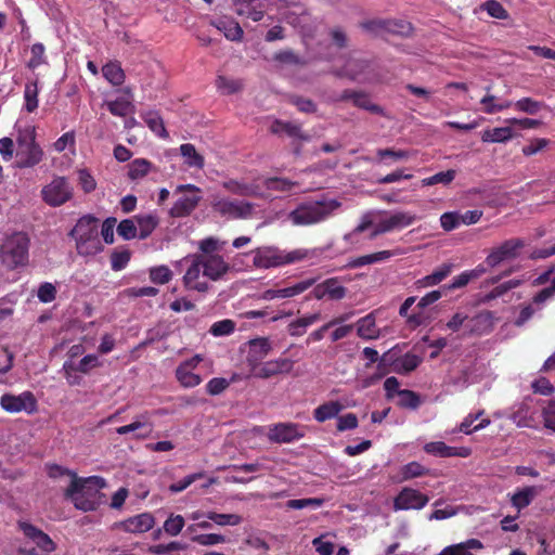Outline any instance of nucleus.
<instances>
[{"instance_id": "obj_14", "label": "nucleus", "mask_w": 555, "mask_h": 555, "mask_svg": "<svg viewBox=\"0 0 555 555\" xmlns=\"http://www.w3.org/2000/svg\"><path fill=\"white\" fill-rule=\"evenodd\" d=\"M315 281V279H307L289 286L268 288L261 292L258 298L266 301L293 298L313 286Z\"/></svg>"}, {"instance_id": "obj_20", "label": "nucleus", "mask_w": 555, "mask_h": 555, "mask_svg": "<svg viewBox=\"0 0 555 555\" xmlns=\"http://www.w3.org/2000/svg\"><path fill=\"white\" fill-rule=\"evenodd\" d=\"M203 264V276L211 281L220 280L229 270L228 263L220 255H201Z\"/></svg>"}, {"instance_id": "obj_41", "label": "nucleus", "mask_w": 555, "mask_h": 555, "mask_svg": "<svg viewBox=\"0 0 555 555\" xmlns=\"http://www.w3.org/2000/svg\"><path fill=\"white\" fill-rule=\"evenodd\" d=\"M376 157L377 164L390 166L395 162L408 159L410 157V153L404 150L395 151L392 149H378L376 151Z\"/></svg>"}, {"instance_id": "obj_5", "label": "nucleus", "mask_w": 555, "mask_h": 555, "mask_svg": "<svg viewBox=\"0 0 555 555\" xmlns=\"http://www.w3.org/2000/svg\"><path fill=\"white\" fill-rule=\"evenodd\" d=\"M29 238L23 232L8 235L0 246L1 262L9 269L25 266L28 261Z\"/></svg>"}, {"instance_id": "obj_16", "label": "nucleus", "mask_w": 555, "mask_h": 555, "mask_svg": "<svg viewBox=\"0 0 555 555\" xmlns=\"http://www.w3.org/2000/svg\"><path fill=\"white\" fill-rule=\"evenodd\" d=\"M186 259L191 260V264L183 275V284L188 289L205 293L208 291L209 285L206 281L201 280L203 275V264L201 255H192Z\"/></svg>"}, {"instance_id": "obj_31", "label": "nucleus", "mask_w": 555, "mask_h": 555, "mask_svg": "<svg viewBox=\"0 0 555 555\" xmlns=\"http://www.w3.org/2000/svg\"><path fill=\"white\" fill-rule=\"evenodd\" d=\"M320 319H321L320 312H315V313H311V314H307L301 318H298L288 324V326H287L288 334L293 337L302 336L306 333L307 327L317 323Z\"/></svg>"}, {"instance_id": "obj_51", "label": "nucleus", "mask_w": 555, "mask_h": 555, "mask_svg": "<svg viewBox=\"0 0 555 555\" xmlns=\"http://www.w3.org/2000/svg\"><path fill=\"white\" fill-rule=\"evenodd\" d=\"M108 111L114 116L125 117L132 111V104L130 100L126 98H118L114 101L106 103Z\"/></svg>"}, {"instance_id": "obj_10", "label": "nucleus", "mask_w": 555, "mask_h": 555, "mask_svg": "<svg viewBox=\"0 0 555 555\" xmlns=\"http://www.w3.org/2000/svg\"><path fill=\"white\" fill-rule=\"evenodd\" d=\"M525 245L522 238L506 240L490 250L485 262L488 267L495 268L504 261L516 259Z\"/></svg>"}, {"instance_id": "obj_57", "label": "nucleus", "mask_w": 555, "mask_h": 555, "mask_svg": "<svg viewBox=\"0 0 555 555\" xmlns=\"http://www.w3.org/2000/svg\"><path fill=\"white\" fill-rule=\"evenodd\" d=\"M218 28L222 30L224 36L232 41L241 40L243 37V30L241 26L233 21L220 22Z\"/></svg>"}, {"instance_id": "obj_30", "label": "nucleus", "mask_w": 555, "mask_h": 555, "mask_svg": "<svg viewBox=\"0 0 555 555\" xmlns=\"http://www.w3.org/2000/svg\"><path fill=\"white\" fill-rule=\"evenodd\" d=\"M415 301H416V297H414V296L408 297L403 301V304L401 305V307L399 309V314L402 318H405L408 325L413 327V328L425 324L427 322V319H428L425 315V313L422 312V311L409 314V310L415 304Z\"/></svg>"}, {"instance_id": "obj_28", "label": "nucleus", "mask_w": 555, "mask_h": 555, "mask_svg": "<svg viewBox=\"0 0 555 555\" xmlns=\"http://www.w3.org/2000/svg\"><path fill=\"white\" fill-rule=\"evenodd\" d=\"M401 254L402 253H401L400 249H396V250H380V251H376V253L369 254V255H363V256H360V257H357V258L352 259L349 262V267H351V268H360V267H364V266H367V264H373V263H377V262H384V261H387L390 258H392L395 256H398V255H401Z\"/></svg>"}, {"instance_id": "obj_64", "label": "nucleus", "mask_w": 555, "mask_h": 555, "mask_svg": "<svg viewBox=\"0 0 555 555\" xmlns=\"http://www.w3.org/2000/svg\"><path fill=\"white\" fill-rule=\"evenodd\" d=\"M235 330V324L232 320H222V321H218V322H215L211 327H210V334H212L214 336H225V335H230L234 332Z\"/></svg>"}, {"instance_id": "obj_37", "label": "nucleus", "mask_w": 555, "mask_h": 555, "mask_svg": "<svg viewBox=\"0 0 555 555\" xmlns=\"http://www.w3.org/2000/svg\"><path fill=\"white\" fill-rule=\"evenodd\" d=\"M344 408L345 406L338 401H328L314 410L313 417L319 423H324L325 421L336 417Z\"/></svg>"}, {"instance_id": "obj_53", "label": "nucleus", "mask_w": 555, "mask_h": 555, "mask_svg": "<svg viewBox=\"0 0 555 555\" xmlns=\"http://www.w3.org/2000/svg\"><path fill=\"white\" fill-rule=\"evenodd\" d=\"M324 504L322 498L293 499L286 502V507L291 509L319 508Z\"/></svg>"}, {"instance_id": "obj_18", "label": "nucleus", "mask_w": 555, "mask_h": 555, "mask_svg": "<svg viewBox=\"0 0 555 555\" xmlns=\"http://www.w3.org/2000/svg\"><path fill=\"white\" fill-rule=\"evenodd\" d=\"M201 361L202 357L196 354L177 367L176 377L183 387L191 388L201 384V376L193 372Z\"/></svg>"}, {"instance_id": "obj_4", "label": "nucleus", "mask_w": 555, "mask_h": 555, "mask_svg": "<svg viewBox=\"0 0 555 555\" xmlns=\"http://www.w3.org/2000/svg\"><path fill=\"white\" fill-rule=\"evenodd\" d=\"M253 263L259 269H270L301 261L308 257V250H283L275 246H262L254 249Z\"/></svg>"}, {"instance_id": "obj_21", "label": "nucleus", "mask_w": 555, "mask_h": 555, "mask_svg": "<svg viewBox=\"0 0 555 555\" xmlns=\"http://www.w3.org/2000/svg\"><path fill=\"white\" fill-rule=\"evenodd\" d=\"M294 362L288 358H279L267 361L255 370L254 375L259 378H269L278 374H286L293 370Z\"/></svg>"}, {"instance_id": "obj_13", "label": "nucleus", "mask_w": 555, "mask_h": 555, "mask_svg": "<svg viewBox=\"0 0 555 555\" xmlns=\"http://www.w3.org/2000/svg\"><path fill=\"white\" fill-rule=\"evenodd\" d=\"M305 436V427L296 423H278L268 427L267 437L273 443H292Z\"/></svg>"}, {"instance_id": "obj_15", "label": "nucleus", "mask_w": 555, "mask_h": 555, "mask_svg": "<svg viewBox=\"0 0 555 555\" xmlns=\"http://www.w3.org/2000/svg\"><path fill=\"white\" fill-rule=\"evenodd\" d=\"M429 498L421 491L405 487L393 500L395 511L422 509L427 505Z\"/></svg>"}, {"instance_id": "obj_8", "label": "nucleus", "mask_w": 555, "mask_h": 555, "mask_svg": "<svg viewBox=\"0 0 555 555\" xmlns=\"http://www.w3.org/2000/svg\"><path fill=\"white\" fill-rule=\"evenodd\" d=\"M18 528L27 542L17 550L18 555H50L56 547L53 540L27 521H18Z\"/></svg>"}, {"instance_id": "obj_23", "label": "nucleus", "mask_w": 555, "mask_h": 555, "mask_svg": "<svg viewBox=\"0 0 555 555\" xmlns=\"http://www.w3.org/2000/svg\"><path fill=\"white\" fill-rule=\"evenodd\" d=\"M155 525V518L151 513H141L129 517L119 524V527L130 533H144Z\"/></svg>"}, {"instance_id": "obj_24", "label": "nucleus", "mask_w": 555, "mask_h": 555, "mask_svg": "<svg viewBox=\"0 0 555 555\" xmlns=\"http://www.w3.org/2000/svg\"><path fill=\"white\" fill-rule=\"evenodd\" d=\"M222 188L233 195L243 197H260L262 195L257 184L248 183L245 180L229 179L222 182Z\"/></svg>"}, {"instance_id": "obj_29", "label": "nucleus", "mask_w": 555, "mask_h": 555, "mask_svg": "<svg viewBox=\"0 0 555 555\" xmlns=\"http://www.w3.org/2000/svg\"><path fill=\"white\" fill-rule=\"evenodd\" d=\"M424 451L428 454L439 457L467 456L468 452L457 451L454 447H449L442 441L428 442L424 446Z\"/></svg>"}, {"instance_id": "obj_43", "label": "nucleus", "mask_w": 555, "mask_h": 555, "mask_svg": "<svg viewBox=\"0 0 555 555\" xmlns=\"http://www.w3.org/2000/svg\"><path fill=\"white\" fill-rule=\"evenodd\" d=\"M421 363V358L414 353H405L393 363L395 371L406 374L414 371Z\"/></svg>"}, {"instance_id": "obj_60", "label": "nucleus", "mask_w": 555, "mask_h": 555, "mask_svg": "<svg viewBox=\"0 0 555 555\" xmlns=\"http://www.w3.org/2000/svg\"><path fill=\"white\" fill-rule=\"evenodd\" d=\"M514 106L519 112L534 115L541 109L542 103L538 102L531 98H522V99L518 100L517 102H515Z\"/></svg>"}, {"instance_id": "obj_54", "label": "nucleus", "mask_w": 555, "mask_h": 555, "mask_svg": "<svg viewBox=\"0 0 555 555\" xmlns=\"http://www.w3.org/2000/svg\"><path fill=\"white\" fill-rule=\"evenodd\" d=\"M325 292L330 299L339 300L346 296V288L335 278H331L324 281Z\"/></svg>"}, {"instance_id": "obj_38", "label": "nucleus", "mask_w": 555, "mask_h": 555, "mask_svg": "<svg viewBox=\"0 0 555 555\" xmlns=\"http://www.w3.org/2000/svg\"><path fill=\"white\" fill-rule=\"evenodd\" d=\"M134 219L139 231V238L141 240L149 237L158 224L157 216L151 212L138 215Z\"/></svg>"}, {"instance_id": "obj_3", "label": "nucleus", "mask_w": 555, "mask_h": 555, "mask_svg": "<svg viewBox=\"0 0 555 555\" xmlns=\"http://www.w3.org/2000/svg\"><path fill=\"white\" fill-rule=\"evenodd\" d=\"M75 240L78 255L94 256L103 250L99 235V220L90 215L81 217L69 232Z\"/></svg>"}, {"instance_id": "obj_7", "label": "nucleus", "mask_w": 555, "mask_h": 555, "mask_svg": "<svg viewBox=\"0 0 555 555\" xmlns=\"http://www.w3.org/2000/svg\"><path fill=\"white\" fill-rule=\"evenodd\" d=\"M16 165L20 168H30L38 165L43 157L41 147L36 143L35 129L26 127L18 129L16 138Z\"/></svg>"}, {"instance_id": "obj_1", "label": "nucleus", "mask_w": 555, "mask_h": 555, "mask_svg": "<svg viewBox=\"0 0 555 555\" xmlns=\"http://www.w3.org/2000/svg\"><path fill=\"white\" fill-rule=\"evenodd\" d=\"M105 486V479L100 476L78 478L76 474H73V480L65 495L70 499L76 508L90 512L94 511L99 505L100 490Z\"/></svg>"}, {"instance_id": "obj_59", "label": "nucleus", "mask_w": 555, "mask_h": 555, "mask_svg": "<svg viewBox=\"0 0 555 555\" xmlns=\"http://www.w3.org/2000/svg\"><path fill=\"white\" fill-rule=\"evenodd\" d=\"M398 404L402 408L416 409L420 405V397L412 390L398 391Z\"/></svg>"}, {"instance_id": "obj_35", "label": "nucleus", "mask_w": 555, "mask_h": 555, "mask_svg": "<svg viewBox=\"0 0 555 555\" xmlns=\"http://www.w3.org/2000/svg\"><path fill=\"white\" fill-rule=\"evenodd\" d=\"M487 272V269L479 264L472 270H466L461 274L453 278L452 282L449 284L448 289H457L466 286L470 281L476 280L483 275Z\"/></svg>"}, {"instance_id": "obj_32", "label": "nucleus", "mask_w": 555, "mask_h": 555, "mask_svg": "<svg viewBox=\"0 0 555 555\" xmlns=\"http://www.w3.org/2000/svg\"><path fill=\"white\" fill-rule=\"evenodd\" d=\"M514 138L512 127H498L486 129L481 132V141L485 143H506Z\"/></svg>"}, {"instance_id": "obj_52", "label": "nucleus", "mask_w": 555, "mask_h": 555, "mask_svg": "<svg viewBox=\"0 0 555 555\" xmlns=\"http://www.w3.org/2000/svg\"><path fill=\"white\" fill-rule=\"evenodd\" d=\"M401 480H409L427 475L429 469L418 462H410L401 467Z\"/></svg>"}, {"instance_id": "obj_34", "label": "nucleus", "mask_w": 555, "mask_h": 555, "mask_svg": "<svg viewBox=\"0 0 555 555\" xmlns=\"http://www.w3.org/2000/svg\"><path fill=\"white\" fill-rule=\"evenodd\" d=\"M357 333L359 337L366 340L375 339L379 336V331L376 326L375 317L372 313L361 318L357 322Z\"/></svg>"}, {"instance_id": "obj_19", "label": "nucleus", "mask_w": 555, "mask_h": 555, "mask_svg": "<svg viewBox=\"0 0 555 555\" xmlns=\"http://www.w3.org/2000/svg\"><path fill=\"white\" fill-rule=\"evenodd\" d=\"M152 429L151 414L150 412H144L137 415L130 424L117 427L116 434L124 436L133 433L137 439H145Z\"/></svg>"}, {"instance_id": "obj_49", "label": "nucleus", "mask_w": 555, "mask_h": 555, "mask_svg": "<svg viewBox=\"0 0 555 555\" xmlns=\"http://www.w3.org/2000/svg\"><path fill=\"white\" fill-rule=\"evenodd\" d=\"M216 87L220 93L228 95L238 92L242 89L243 83L238 79H232L220 75L216 79Z\"/></svg>"}, {"instance_id": "obj_55", "label": "nucleus", "mask_w": 555, "mask_h": 555, "mask_svg": "<svg viewBox=\"0 0 555 555\" xmlns=\"http://www.w3.org/2000/svg\"><path fill=\"white\" fill-rule=\"evenodd\" d=\"M184 527V518L181 515H170L164 522L163 528L170 537L178 535Z\"/></svg>"}, {"instance_id": "obj_6", "label": "nucleus", "mask_w": 555, "mask_h": 555, "mask_svg": "<svg viewBox=\"0 0 555 555\" xmlns=\"http://www.w3.org/2000/svg\"><path fill=\"white\" fill-rule=\"evenodd\" d=\"M256 203L225 196H217L211 202L212 210L227 220H250L257 216Z\"/></svg>"}, {"instance_id": "obj_27", "label": "nucleus", "mask_w": 555, "mask_h": 555, "mask_svg": "<svg viewBox=\"0 0 555 555\" xmlns=\"http://www.w3.org/2000/svg\"><path fill=\"white\" fill-rule=\"evenodd\" d=\"M371 64L367 61L351 60L345 66V75L352 80L359 82H372L374 78L371 76L369 69Z\"/></svg>"}, {"instance_id": "obj_50", "label": "nucleus", "mask_w": 555, "mask_h": 555, "mask_svg": "<svg viewBox=\"0 0 555 555\" xmlns=\"http://www.w3.org/2000/svg\"><path fill=\"white\" fill-rule=\"evenodd\" d=\"M456 177V171L454 169H449L447 171L438 172L431 177L424 178L422 180L423 186H430L435 184H450Z\"/></svg>"}, {"instance_id": "obj_26", "label": "nucleus", "mask_w": 555, "mask_h": 555, "mask_svg": "<svg viewBox=\"0 0 555 555\" xmlns=\"http://www.w3.org/2000/svg\"><path fill=\"white\" fill-rule=\"evenodd\" d=\"M247 361L256 366L272 350L271 341L267 337H258L248 341Z\"/></svg>"}, {"instance_id": "obj_25", "label": "nucleus", "mask_w": 555, "mask_h": 555, "mask_svg": "<svg viewBox=\"0 0 555 555\" xmlns=\"http://www.w3.org/2000/svg\"><path fill=\"white\" fill-rule=\"evenodd\" d=\"M341 100H351L353 105L359 108L387 117L385 109L382 106L374 104L366 93L346 90L341 94Z\"/></svg>"}, {"instance_id": "obj_33", "label": "nucleus", "mask_w": 555, "mask_h": 555, "mask_svg": "<svg viewBox=\"0 0 555 555\" xmlns=\"http://www.w3.org/2000/svg\"><path fill=\"white\" fill-rule=\"evenodd\" d=\"M154 165L145 158H135L128 165V178L138 181L154 171Z\"/></svg>"}, {"instance_id": "obj_61", "label": "nucleus", "mask_w": 555, "mask_h": 555, "mask_svg": "<svg viewBox=\"0 0 555 555\" xmlns=\"http://www.w3.org/2000/svg\"><path fill=\"white\" fill-rule=\"evenodd\" d=\"M44 46L42 43H35L33 44L30 52L31 57L29 59L27 66L30 69H36L40 65L46 63V56H44Z\"/></svg>"}, {"instance_id": "obj_48", "label": "nucleus", "mask_w": 555, "mask_h": 555, "mask_svg": "<svg viewBox=\"0 0 555 555\" xmlns=\"http://www.w3.org/2000/svg\"><path fill=\"white\" fill-rule=\"evenodd\" d=\"M270 129H271V131L273 133L285 132L289 137H296V138L302 139V140H307L308 139L307 135H304L301 133L300 127L298 125H295V124H292V122H285V121H281V120H275V121L272 122Z\"/></svg>"}, {"instance_id": "obj_22", "label": "nucleus", "mask_w": 555, "mask_h": 555, "mask_svg": "<svg viewBox=\"0 0 555 555\" xmlns=\"http://www.w3.org/2000/svg\"><path fill=\"white\" fill-rule=\"evenodd\" d=\"M494 314L491 311H481L473 318H468L465 324V332L470 335H485L492 331Z\"/></svg>"}, {"instance_id": "obj_39", "label": "nucleus", "mask_w": 555, "mask_h": 555, "mask_svg": "<svg viewBox=\"0 0 555 555\" xmlns=\"http://www.w3.org/2000/svg\"><path fill=\"white\" fill-rule=\"evenodd\" d=\"M180 154L184 158V164L189 167L197 169H202L204 167V157L196 151L193 144H181Z\"/></svg>"}, {"instance_id": "obj_9", "label": "nucleus", "mask_w": 555, "mask_h": 555, "mask_svg": "<svg viewBox=\"0 0 555 555\" xmlns=\"http://www.w3.org/2000/svg\"><path fill=\"white\" fill-rule=\"evenodd\" d=\"M74 189L65 177H55L41 190L42 201L51 206L59 207L73 197Z\"/></svg>"}, {"instance_id": "obj_36", "label": "nucleus", "mask_w": 555, "mask_h": 555, "mask_svg": "<svg viewBox=\"0 0 555 555\" xmlns=\"http://www.w3.org/2000/svg\"><path fill=\"white\" fill-rule=\"evenodd\" d=\"M539 489L537 487H525L521 489H518L511 499V502L514 507H516L518 511H521L522 508L527 507L531 504L533 499L538 495Z\"/></svg>"}, {"instance_id": "obj_17", "label": "nucleus", "mask_w": 555, "mask_h": 555, "mask_svg": "<svg viewBox=\"0 0 555 555\" xmlns=\"http://www.w3.org/2000/svg\"><path fill=\"white\" fill-rule=\"evenodd\" d=\"M387 233L410 227L416 220V216L410 211H382L378 219Z\"/></svg>"}, {"instance_id": "obj_62", "label": "nucleus", "mask_w": 555, "mask_h": 555, "mask_svg": "<svg viewBox=\"0 0 555 555\" xmlns=\"http://www.w3.org/2000/svg\"><path fill=\"white\" fill-rule=\"evenodd\" d=\"M264 185L271 191L288 192L295 186V183L285 178H269L264 181Z\"/></svg>"}, {"instance_id": "obj_11", "label": "nucleus", "mask_w": 555, "mask_h": 555, "mask_svg": "<svg viewBox=\"0 0 555 555\" xmlns=\"http://www.w3.org/2000/svg\"><path fill=\"white\" fill-rule=\"evenodd\" d=\"M182 195L170 209V215L176 218L189 216L198 205L202 196L201 190L193 184H182L177 188Z\"/></svg>"}, {"instance_id": "obj_40", "label": "nucleus", "mask_w": 555, "mask_h": 555, "mask_svg": "<svg viewBox=\"0 0 555 555\" xmlns=\"http://www.w3.org/2000/svg\"><path fill=\"white\" fill-rule=\"evenodd\" d=\"M39 81L38 79L28 80L24 89V108L33 113L38 107Z\"/></svg>"}, {"instance_id": "obj_56", "label": "nucleus", "mask_w": 555, "mask_h": 555, "mask_svg": "<svg viewBox=\"0 0 555 555\" xmlns=\"http://www.w3.org/2000/svg\"><path fill=\"white\" fill-rule=\"evenodd\" d=\"M117 233L124 240H132L139 236L137 222L133 219H125L117 225Z\"/></svg>"}, {"instance_id": "obj_2", "label": "nucleus", "mask_w": 555, "mask_h": 555, "mask_svg": "<svg viewBox=\"0 0 555 555\" xmlns=\"http://www.w3.org/2000/svg\"><path fill=\"white\" fill-rule=\"evenodd\" d=\"M341 203L335 198H322L319 201L300 204L288 214V220L294 225L305 227L323 222L333 217L340 208Z\"/></svg>"}, {"instance_id": "obj_63", "label": "nucleus", "mask_w": 555, "mask_h": 555, "mask_svg": "<svg viewBox=\"0 0 555 555\" xmlns=\"http://www.w3.org/2000/svg\"><path fill=\"white\" fill-rule=\"evenodd\" d=\"M440 225L441 228L450 232L461 225L460 212L457 211H447L440 217Z\"/></svg>"}, {"instance_id": "obj_42", "label": "nucleus", "mask_w": 555, "mask_h": 555, "mask_svg": "<svg viewBox=\"0 0 555 555\" xmlns=\"http://www.w3.org/2000/svg\"><path fill=\"white\" fill-rule=\"evenodd\" d=\"M103 77L112 86H121L125 81V72L118 62H108L102 67Z\"/></svg>"}, {"instance_id": "obj_46", "label": "nucleus", "mask_w": 555, "mask_h": 555, "mask_svg": "<svg viewBox=\"0 0 555 555\" xmlns=\"http://www.w3.org/2000/svg\"><path fill=\"white\" fill-rule=\"evenodd\" d=\"M149 278L152 283L164 285L173 278V272L165 264L152 267L149 269Z\"/></svg>"}, {"instance_id": "obj_45", "label": "nucleus", "mask_w": 555, "mask_h": 555, "mask_svg": "<svg viewBox=\"0 0 555 555\" xmlns=\"http://www.w3.org/2000/svg\"><path fill=\"white\" fill-rule=\"evenodd\" d=\"M206 518L220 527L237 526L243 521L242 516L237 514H221L217 512H207Z\"/></svg>"}, {"instance_id": "obj_47", "label": "nucleus", "mask_w": 555, "mask_h": 555, "mask_svg": "<svg viewBox=\"0 0 555 555\" xmlns=\"http://www.w3.org/2000/svg\"><path fill=\"white\" fill-rule=\"evenodd\" d=\"M143 120L147 127L158 137L167 138L168 133L165 129L162 117L156 112H147L143 115Z\"/></svg>"}, {"instance_id": "obj_58", "label": "nucleus", "mask_w": 555, "mask_h": 555, "mask_svg": "<svg viewBox=\"0 0 555 555\" xmlns=\"http://www.w3.org/2000/svg\"><path fill=\"white\" fill-rule=\"evenodd\" d=\"M192 541L199 545H203V546H212V545L223 544L228 540L224 535L219 534V533H203V534L194 535L192 538Z\"/></svg>"}, {"instance_id": "obj_44", "label": "nucleus", "mask_w": 555, "mask_h": 555, "mask_svg": "<svg viewBox=\"0 0 555 555\" xmlns=\"http://www.w3.org/2000/svg\"><path fill=\"white\" fill-rule=\"evenodd\" d=\"M482 411L476 413V414H468L460 424L459 431L464 433L466 435H469L474 431L480 430L486 428L490 424L489 418H483L479 424H477L474 428H472V425L475 421H477L481 415Z\"/></svg>"}, {"instance_id": "obj_12", "label": "nucleus", "mask_w": 555, "mask_h": 555, "mask_svg": "<svg viewBox=\"0 0 555 555\" xmlns=\"http://www.w3.org/2000/svg\"><path fill=\"white\" fill-rule=\"evenodd\" d=\"M0 405L9 413L34 414L38 409L37 399L30 391H23L20 395L5 393L0 399Z\"/></svg>"}]
</instances>
